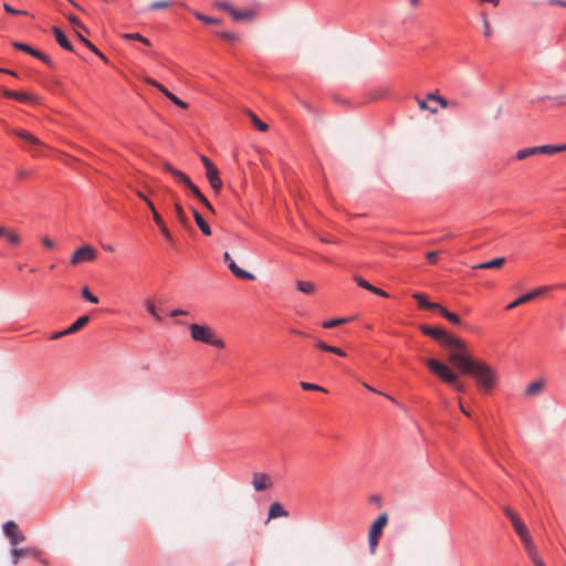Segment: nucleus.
Wrapping results in <instances>:
<instances>
[{
	"label": "nucleus",
	"mask_w": 566,
	"mask_h": 566,
	"mask_svg": "<svg viewBox=\"0 0 566 566\" xmlns=\"http://www.w3.org/2000/svg\"><path fill=\"white\" fill-rule=\"evenodd\" d=\"M448 385L451 386L457 392L462 394L465 391V386L459 380L458 375L455 376L454 382H449Z\"/></svg>",
	"instance_id": "nucleus-44"
},
{
	"label": "nucleus",
	"mask_w": 566,
	"mask_h": 566,
	"mask_svg": "<svg viewBox=\"0 0 566 566\" xmlns=\"http://www.w3.org/2000/svg\"><path fill=\"white\" fill-rule=\"evenodd\" d=\"M221 39L226 40V41H229V42H232V41H235L238 39V35L233 32H229V31H220L217 33Z\"/></svg>",
	"instance_id": "nucleus-45"
},
{
	"label": "nucleus",
	"mask_w": 566,
	"mask_h": 566,
	"mask_svg": "<svg viewBox=\"0 0 566 566\" xmlns=\"http://www.w3.org/2000/svg\"><path fill=\"white\" fill-rule=\"evenodd\" d=\"M3 237H6L8 242L12 245H18L21 242V237L17 232L8 229H6Z\"/></svg>",
	"instance_id": "nucleus-36"
},
{
	"label": "nucleus",
	"mask_w": 566,
	"mask_h": 566,
	"mask_svg": "<svg viewBox=\"0 0 566 566\" xmlns=\"http://www.w3.org/2000/svg\"><path fill=\"white\" fill-rule=\"evenodd\" d=\"M42 244L48 248V249H53L55 248V243L52 239H50L49 237H43L42 238Z\"/></svg>",
	"instance_id": "nucleus-52"
},
{
	"label": "nucleus",
	"mask_w": 566,
	"mask_h": 566,
	"mask_svg": "<svg viewBox=\"0 0 566 566\" xmlns=\"http://www.w3.org/2000/svg\"><path fill=\"white\" fill-rule=\"evenodd\" d=\"M428 102H429L428 99H419V101H418V105H419V107H420L421 109H428V111H430L431 113H437V108H434V107H429Z\"/></svg>",
	"instance_id": "nucleus-50"
},
{
	"label": "nucleus",
	"mask_w": 566,
	"mask_h": 566,
	"mask_svg": "<svg viewBox=\"0 0 566 566\" xmlns=\"http://www.w3.org/2000/svg\"><path fill=\"white\" fill-rule=\"evenodd\" d=\"M87 48H88L92 52H94L95 54H97L101 59H103L104 61H106L105 55H104L102 52H99V51L97 50V48H96L92 42H91V45H87Z\"/></svg>",
	"instance_id": "nucleus-58"
},
{
	"label": "nucleus",
	"mask_w": 566,
	"mask_h": 566,
	"mask_svg": "<svg viewBox=\"0 0 566 566\" xmlns=\"http://www.w3.org/2000/svg\"><path fill=\"white\" fill-rule=\"evenodd\" d=\"M426 259L428 262L430 263H434L438 259V252L436 251H430L426 254Z\"/></svg>",
	"instance_id": "nucleus-53"
},
{
	"label": "nucleus",
	"mask_w": 566,
	"mask_h": 566,
	"mask_svg": "<svg viewBox=\"0 0 566 566\" xmlns=\"http://www.w3.org/2000/svg\"><path fill=\"white\" fill-rule=\"evenodd\" d=\"M437 102H438V103L441 105V107H443V108H446V107H447V105H448L447 99H446L444 97H441V96L437 97Z\"/></svg>",
	"instance_id": "nucleus-64"
},
{
	"label": "nucleus",
	"mask_w": 566,
	"mask_h": 566,
	"mask_svg": "<svg viewBox=\"0 0 566 566\" xmlns=\"http://www.w3.org/2000/svg\"><path fill=\"white\" fill-rule=\"evenodd\" d=\"M202 163H203V165H205L206 171H207V170H209V168H213V167H216V166L212 164V161H211L209 158L205 157V156L202 157Z\"/></svg>",
	"instance_id": "nucleus-61"
},
{
	"label": "nucleus",
	"mask_w": 566,
	"mask_h": 566,
	"mask_svg": "<svg viewBox=\"0 0 566 566\" xmlns=\"http://www.w3.org/2000/svg\"><path fill=\"white\" fill-rule=\"evenodd\" d=\"M180 7L187 9L188 11H190L199 21L206 23V24H219L220 23V20L219 19H216V18H212V17H208L206 14H202L198 11H195V10H191L190 7L185 3V2H180L179 3Z\"/></svg>",
	"instance_id": "nucleus-20"
},
{
	"label": "nucleus",
	"mask_w": 566,
	"mask_h": 566,
	"mask_svg": "<svg viewBox=\"0 0 566 566\" xmlns=\"http://www.w3.org/2000/svg\"><path fill=\"white\" fill-rule=\"evenodd\" d=\"M316 347L324 350V352H328L329 353V349H331V346L332 345H328L326 343H324L323 340H316L315 343Z\"/></svg>",
	"instance_id": "nucleus-54"
},
{
	"label": "nucleus",
	"mask_w": 566,
	"mask_h": 566,
	"mask_svg": "<svg viewBox=\"0 0 566 566\" xmlns=\"http://www.w3.org/2000/svg\"><path fill=\"white\" fill-rule=\"evenodd\" d=\"M301 387L302 389L304 390H316V391H323V392H326V389L318 386V385H315V384H311V382H306V381H302L301 382Z\"/></svg>",
	"instance_id": "nucleus-43"
},
{
	"label": "nucleus",
	"mask_w": 566,
	"mask_h": 566,
	"mask_svg": "<svg viewBox=\"0 0 566 566\" xmlns=\"http://www.w3.org/2000/svg\"><path fill=\"white\" fill-rule=\"evenodd\" d=\"M145 306H146V310L147 312L157 321V322H161L163 321V316L158 313L157 311V307L156 305L149 301V300H146L145 301Z\"/></svg>",
	"instance_id": "nucleus-34"
},
{
	"label": "nucleus",
	"mask_w": 566,
	"mask_h": 566,
	"mask_svg": "<svg viewBox=\"0 0 566 566\" xmlns=\"http://www.w3.org/2000/svg\"><path fill=\"white\" fill-rule=\"evenodd\" d=\"M30 176V172L28 170H24V169H19L17 171V177L18 179L22 180V179H27L28 177Z\"/></svg>",
	"instance_id": "nucleus-57"
},
{
	"label": "nucleus",
	"mask_w": 566,
	"mask_h": 566,
	"mask_svg": "<svg viewBox=\"0 0 566 566\" xmlns=\"http://www.w3.org/2000/svg\"><path fill=\"white\" fill-rule=\"evenodd\" d=\"M3 96L7 98L15 99L23 103H35L38 102V96L32 93H24L11 90H4Z\"/></svg>",
	"instance_id": "nucleus-13"
},
{
	"label": "nucleus",
	"mask_w": 566,
	"mask_h": 566,
	"mask_svg": "<svg viewBox=\"0 0 566 566\" xmlns=\"http://www.w3.org/2000/svg\"><path fill=\"white\" fill-rule=\"evenodd\" d=\"M231 17L235 21H249L255 17V11L253 9L238 10L234 8Z\"/></svg>",
	"instance_id": "nucleus-21"
},
{
	"label": "nucleus",
	"mask_w": 566,
	"mask_h": 566,
	"mask_svg": "<svg viewBox=\"0 0 566 566\" xmlns=\"http://www.w3.org/2000/svg\"><path fill=\"white\" fill-rule=\"evenodd\" d=\"M388 517L386 514H381L377 517V520L373 523L369 534H368V543L370 553L374 554L376 552V547L378 545L379 538L382 535L384 528L387 525Z\"/></svg>",
	"instance_id": "nucleus-6"
},
{
	"label": "nucleus",
	"mask_w": 566,
	"mask_h": 566,
	"mask_svg": "<svg viewBox=\"0 0 566 566\" xmlns=\"http://www.w3.org/2000/svg\"><path fill=\"white\" fill-rule=\"evenodd\" d=\"M552 286H539L537 289H534L533 291H530L523 295H521L520 297H517L516 300H514L513 302H511L507 306H506V310H513L524 303H527V302H531L542 295H544L548 290H551Z\"/></svg>",
	"instance_id": "nucleus-9"
},
{
	"label": "nucleus",
	"mask_w": 566,
	"mask_h": 566,
	"mask_svg": "<svg viewBox=\"0 0 566 566\" xmlns=\"http://www.w3.org/2000/svg\"><path fill=\"white\" fill-rule=\"evenodd\" d=\"M90 321L87 315L80 316L71 326L66 328V333L74 334L83 328Z\"/></svg>",
	"instance_id": "nucleus-28"
},
{
	"label": "nucleus",
	"mask_w": 566,
	"mask_h": 566,
	"mask_svg": "<svg viewBox=\"0 0 566 566\" xmlns=\"http://www.w3.org/2000/svg\"><path fill=\"white\" fill-rule=\"evenodd\" d=\"M67 20L72 23V25L76 29V32L77 31H84V32H87V29L86 27L78 20L77 17L73 15V14H69L67 15Z\"/></svg>",
	"instance_id": "nucleus-37"
},
{
	"label": "nucleus",
	"mask_w": 566,
	"mask_h": 566,
	"mask_svg": "<svg viewBox=\"0 0 566 566\" xmlns=\"http://www.w3.org/2000/svg\"><path fill=\"white\" fill-rule=\"evenodd\" d=\"M175 214L179 222L186 224L187 223V216L182 209V207L179 203L175 205Z\"/></svg>",
	"instance_id": "nucleus-39"
},
{
	"label": "nucleus",
	"mask_w": 566,
	"mask_h": 566,
	"mask_svg": "<svg viewBox=\"0 0 566 566\" xmlns=\"http://www.w3.org/2000/svg\"><path fill=\"white\" fill-rule=\"evenodd\" d=\"M413 298L417 300L418 305L421 308H424V310H438L440 307V304L428 301V298L423 294L416 293V294H413Z\"/></svg>",
	"instance_id": "nucleus-25"
},
{
	"label": "nucleus",
	"mask_w": 566,
	"mask_h": 566,
	"mask_svg": "<svg viewBox=\"0 0 566 566\" xmlns=\"http://www.w3.org/2000/svg\"><path fill=\"white\" fill-rule=\"evenodd\" d=\"M224 262L228 264L230 271L239 279L244 280H253L254 275L237 265V263L232 260L229 252H224L223 254Z\"/></svg>",
	"instance_id": "nucleus-12"
},
{
	"label": "nucleus",
	"mask_w": 566,
	"mask_h": 566,
	"mask_svg": "<svg viewBox=\"0 0 566 566\" xmlns=\"http://www.w3.org/2000/svg\"><path fill=\"white\" fill-rule=\"evenodd\" d=\"M566 150V144L536 146L537 155H554Z\"/></svg>",
	"instance_id": "nucleus-19"
},
{
	"label": "nucleus",
	"mask_w": 566,
	"mask_h": 566,
	"mask_svg": "<svg viewBox=\"0 0 566 566\" xmlns=\"http://www.w3.org/2000/svg\"><path fill=\"white\" fill-rule=\"evenodd\" d=\"M3 9H4L6 12H8L10 14H28L27 11H24V10H17V9L12 8L8 3H3Z\"/></svg>",
	"instance_id": "nucleus-49"
},
{
	"label": "nucleus",
	"mask_w": 566,
	"mask_h": 566,
	"mask_svg": "<svg viewBox=\"0 0 566 566\" xmlns=\"http://www.w3.org/2000/svg\"><path fill=\"white\" fill-rule=\"evenodd\" d=\"M192 212H193L195 221H196L197 226L199 227V229L201 230V232L205 235H210L211 229H210V226L208 224V222L203 219V217L196 209H192Z\"/></svg>",
	"instance_id": "nucleus-26"
},
{
	"label": "nucleus",
	"mask_w": 566,
	"mask_h": 566,
	"mask_svg": "<svg viewBox=\"0 0 566 566\" xmlns=\"http://www.w3.org/2000/svg\"><path fill=\"white\" fill-rule=\"evenodd\" d=\"M172 4H174V1H171V0L154 1L148 6L147 11H156V10L167 9V8L171 7Z\"/></svg>",
	"instance_id": "nucleus-31"
},
{
	"label": "nucleus",
	"mask_w": 566,
	"mask_h": 566,
	"mask_svg": "<svg viewBox=\"0 0 566 566\" xmlns=\"http://www.w3.org/2000/svg\"><path fill=\"white\" fill-rule=\"evenodd\" d=\"M174 177L177 181L184 184L186 187L188 185H191V180L189 179V177L180 170H176Z\"/></svg>",
	"instance_id": "nucleus-40"
},
{
	"label": "nucleus",
	"mask_w": 566,
	"mask_h": 566,
	"mask_svg": "<svg viewBox=\"0 0 566 566\" xmlns=\"http://www.w3.org/2000/svg\"><path fill=\"white\" fill-rule=\"evenodd\" d=\"M329 353L336 354L338 356H345L346 355L345 352L342 348L336 347V346H331Z\"/></svg>",
	"instance_id": "nucleus-60"
},
{
	"label": "nucleus",
	"mask_w": 566,
	"mask_h": 566,
	"mask_svg": "<svg viewBox=\"0 0 566 566\" xmlns=\"http://www.w3.org/2000/svg\"><path fill=\"white\" fill-rule=\"evenodd\" d=\"M67 335H70V334L66 333V329H63V331L55 332V333L51 334L49 338L51 340H55V339H59V338L67 336Z\"/></svg>",
	"instance_id": "nucleus-51"
},
{
	"label": "nucleus",
	"mask_w": 566,
	"mask_h": 566,
	"mask_svg": "<svg viewBox=\"0 0 566 566\" xmlns=\"http://www.w3.org/2000/svg\"><path fill=\"white\" fill-rule=\"evenodd\" d=\"M159 228H160V230H161V233H163L167 239H171L170 232H169V230L167 229V227H166L165 224L160 226Z\"/></svg>",
	"instance_id": "nucleus-62"
},
{
	"label": "nucleus",
	"mask_w": 566,
	"mask_h": 566,
	"mask_svg": "<svg viewBox=\"0 0 566 566\" xmlns=\"http://www.w3.org/2000/svg\"><path fill=\"white\" fill-rule=\"evenodd\" d=\"M214 7H217L218 9H221V10H224L227 12H229L230 14L232 13L234 7H232L229 2L227 1H217L214 3Z\"/></svg>",
	"instance_id": "nucleus-47"
},
{
	"label": "nucleus",
	"mask_w": 566,
	"mask_h": 566,
	"mask_svg": "<svg viewBox=\"0 0 566 566\" xmlns=\"http://www.w3.org/2000/svg\"><path fill=\"white\" fill-rule=\"evenodd\" d=\"M542 387L543 384L541 381H534L530 384L528 387L526 388V394L533 396L537 394L542 389Z\"/></svg>",
	"instance_id": "nucleus-41"
},
{
	"label": "nucleus",
	"mask_w": 566,
	"mask_h": 566,
	"mask_svg": "<svg viewBox=\"0 0 566 566\" xmlns=\"http://www.w3.org/2000/svg\"><path fill=\"white\" fill-rule=\"evenodd\" d=\"M164 169L167 171V172H170L172 176L176 172L177 169H175L170 164H165L164 165Z\"/></svg>",
	"instance_id": "nucleus-63"
},
{
	"label": "nucleus",
	"mask_w": 566,
	"mask_h": 566,
	"mask_svg": "<svg viewBox=\"0 0 566 566\" xmlns=\"http://www.w3.org/2000/svg\"><path fill=\"white\" fill-rule=\"evenodd\" d=\"M8 132L22 140L20 147L28 151L32 157H39L44 154L46 145L35 135L22 128H9Z\"/></svg>",
	"instance_id": "nucleus-3"
},
{
	"label": "nucleus",
	"mask_w": 566,
	"mask_h": 566,
	"mask_svg": "<svg viewBox=\"0 0 566 566\" xmlns=\"http://www.w3.org/2000/svg\"><path fill=\"white\" fill-rule=\"evenodd\" d=\"M522 543L524 544V548L526 551L527 556L531 558L533 563L536 560L542 559L538 554V549L535 546V544L532 541L531 535L522 539Z\"/></svg>",
	"instance_id": "nucleus-18"
},
{
	"label": "nucleus",
	"mask_w": 566,
	"mask_h": 566,
	"mask_svg": "<svg viewBox=\"0 0 566 566\" xmlns=\"http://www.w3.org/2000/svg\"><path fill=\"white\" fill-rule=\"evenodd\" d=\"M289 516V512L280 504L279 502H274L271 504L269 509V518H277V517H286Z\"/></svg>",
	"instance_id": "nucleus-22"
},
{
	"label": "nucleus",
	"mask_w": 566,
	"mask_h": 566,
	"mask_svg": "<svg viewBox=\"0 0 566 566\" xmlns=\"http://www.w3.org/2000/svg\"><path fill=\"white\" fill-rule=\"evenodd\" d=\"M535 155H537L536 146L520 149V150L516 153L515 157H516V159H518V160H524V159H526V158H528V157H531V156H535Z\"/></svg>",
	"instance_id": "nucleus-32"
},
{
	"label": "nucleus",
	"mask_w": 566,
	"mask_h": 566,
	"mask_svg": "<svg viewBox=\"0 0 566 566\" xmlns=\"http://www.w3.org/2000/svg\"><path fill=\"white\" fill-rule=\"evenodd\" d=\"M346 322V319L344 318H333V319H328V321H325L323 322V327L324 328H333L342 323Z\"/></svg>",
	"instance_id": "nucleus-46"
},
{
	"label": "nucleus",
	"mask_w": 566,
	"mask_h": 566,
	"mask_svg": "<svg viewBox=\"0 0 566 566\" xmlns=\"http://www.w3.org/2000/svg\"><path fill=\"white\" fill-rule=\"evenodd\" d=\"M191 338L196 342L223 348L224 342L219 338L216 332L208 325L191 324L189 326Z\"/></svg>",
	"instance_id": "nucleus-4"
},
{
	"label": "nucleus",
	"mask_w": 566,
	"mask_h": 566,
	"mask_svg": "<svg viewBox=\"0 0 566 566\" xmlns=\"http://www.w3.org/2000/svg\"><path fill=\"white\" fill-rule=\"evenodd\" d=\"M252 485L258 492L264 491L271 486V479L265 473L256 472L252 476Z\"/></svg>",
	"instance_id": "nucleus-15"
},
{
	"label": "nucleus",
	"mask_w": 566,
	"mask_h": 566,
	"mask_svg": "<svg viewBox=\"0 0 566 566\" xmlns=\"http://www.w3.org/2000/svg\"><path fill=\"white\" fill-rule=\"evenodd\" d=\"M504 513L509 517V520L512 522V525H513L515 532L517 533V535L520 536L521 541L524 539L525 537L530 536V532H528L527 527L520 520V517L517 516L516 513H514L509 507L504 509Z\"/></svg>",
	"instance_id": "nucleus-11"
},
{
	"label": "nucleus",
	"mask_w": 566,
	"mask_h": 566,
	"mask_svg": "<svg viewBox=\"0 0 566 566\" xmlns=\"http://www.w3.org/2000/svg\"><path fill=\"white\" fill-rule=\"evenodd\" d=\"M428 368L446 384L454 382L457 374L444 363L429 358L427 360Z\"/></svg>",
	"instance_id": "nucleus-5"
},
{
	"label": "nucleus",
	"mask_w": 566,
	"mask_h": 566,
	"mask_svg": "<svg viewBox=\"0 0 566 566\" xmlns=\"http://www.w3.org/2000/svg\"><path fill=\"white\" fill-rule=\"evenodd\" d=\"M504 263H505V258H495V259H493L491 261L473 265L472 269L473 270H479V269H497V268H501Z\"/></svg>",
	"instance_id": "nucleus-27"
},
{
	"label": "nucleus",
	"mask_w": 566,
	"mask_h": 566,
	"mask_svg": "<svg viewBox=\"0 0 566 566\" xmlns=\"http://www.w3.org/2000/svg\"><path fill=\"white\" fill-rule=\"evenodd\" d=\"M97 258V251L92 245H83L75 250L71 255L70 263L72 265H78L86 262H93Z\"/></svg>",
	"instance_id": "nucleus-8"
},
{
	"label": "nucleus",
	"mask_w": 566,
	"mask_h": 566,
	"mask_svg": "<svg viewBox=\"0 0 566 566\" xmlns=\"http://www.w3.org/2000/svg\"><path fill=\"white\" fill-rule=\"evenodd\" d=\"M153 218H154V221L156 222V224H157L158 227H160V226L165 224V222H164V220H163L161 216H160L156 210H154V212H153Z\"/></svg>",
	"instance_id": "nucleus-55"
},
{
	"label": "nucleus",
	"mask_w": 566,
	"mask_h": 566,
	"mask_svg": "<svg viewBox=\"0 0 566 566\" xmlns=\"http://www.w3.org/2000/svg\"><path fill=\"white\" fill-rule=\"evenodd\" d=\"M2 528L11 545L15 546L25 541V536L18 530V525L13 521L4 523Z\"/></svg>",
	"instance_id": "nucleus-10"
},
{
	"label": "nucleus",
	"mask_w": 566,
	"mask_h": 566,
	"mask_svg": "<svg viewBox=\"0 0 566 566\" xmlns=\"http://www.w3.org/2000/svg\"><path fill=\"white\" fill-rule=\"evenodd\" d=\"M355 281H356V283H357L360 287H363V289H365V290H368V291H370V292H373V293H375V294H377V295H380V296H385V297L387 296V293H386L385 291H382V290H381V289H379V287H376V286L371 285L369 282H367L366 280H364L361 276H356V277H355Z\"/></svg>",
	"instance_id": "nucleus-24"
},
{
	"label": "nucleus",
	"mask_w": 566,
	"mask_h": 566,
	"mask_svg": "<svg viewBox=\"0 0 566 566\" xmlns=\"http://www.w3.org/2000/svg\"><path fill=\"white\" fill-rule=\"evenodd\" d=\"M82 296H83L86 301H88V302H91V303H94V304H97V303H98V297H97V296H95V295H93V294L91 293V291L88 290V287H86V286L82 290Z\"/></svg>",
	"instance_id": "nucleus-42"
},
{
	"label": "nucleus",
	"mask_w": 566,
	"mask_h": 566,
	"mask_svg": "<svg viewBox=\"0 0 566 566\" xmlns=\"http://www.w3.org/2000/svg\"><path fill=\"white\" fill-rule=\"evenodd\" d=\"M22 557H32L39 560L42 564H46L48 560L43 556V553L41 549L36 547H21V548H13L11 551V559L12 564L17 565Z\"/></svg>",
	"instance_id": "nucleus-7"
},
{
	"label": "nucleus",
	"mask_w": 566,
	"mask_h": 566,
	"mask_svg": "<svg viewBox=\"0 0 566 566\" xmlns=\"http://www.w3.org/2000/svg\"><path fill=\"white\" fill-rule=\"evenodd\" d=\"M187 188L189 191L210 211H213L211 203L208 199L202 195L200 189L191 181V185H188Z\"/></svg>",
	"instance_id": "nucleus-23"
},
{
	"label": "nucleus",
	"mask_w": 566,
	"mask_h": 566,
	"mask_svg": "<svg viewBox=\"0 0 566 566\" xmlns=\"http://www.w3.org/2000/svg\"><path fill=\"white\" fill-rule=\"evenodd\" d=\"M481 18H482V22H483V35L485 38H490L492 35V29H491L490 22L488 20L486 13L481 12Z\"/></svg>",
	"instance_id": "nucleus-38"
},
{
	"label": "nucleus",
	"mask_w": 566,
	"mask_h": 566,
	"mask_svg": "<svg viewBox=\"0 0 566 566\" xmlns=\"http://www.w3.org/2000/svg\"><path fill=\"white\" fill-rule=\"evenodd\" d=\"M147 82L158 88L165 96H167L175 105L186 109L188 108V104L184 101H181L179 97H177L175 94L169 92L163 84L155 80H147Z\"/></svg>",
	"instance_id": "nucleus-14"
},
{
	"label": "nucleus",
	"mask_w": 566,
	"mask_h": 566,
	"mask_svg": "<svg viewBox=\"0 0 566 566\" xmlns=\"http://www.w3.org/2000/svg\"><path fill=\"white\" fill-rule=\"evenodd\" d=\"M252 122L256 129L260 132H265L268 129V125L260 120L255 115L252 114Z\"/></svg>",
	"instance_id": "nucleus-48"
},
{
	"label": "nucleus",
	"mask_w": 566,
	"mask_h": 566,
	"mask_svg": "<svg viewBox=\"0 0 566 566\" xmlns=\"http://www.w3.org/2000/svg\"><path fill=\"white\" fill-rule=\"evenodd\" d=\"M449 361L463 374L470 375L483 392L489 394L496 387L499 381L496 370L486 361L467 355L465 349L450 353Z\"/></svg>",
	"instance_id": "nucleus-1"
},
{
	"label": "nucleus",
	"mask_w": 566,
	"mask_h": 566,
	"mask_svg": "<svg viewBox=\"0 0 566 566\" xmlns=\"http://www.w3.org/2000/svg\"><path fill=\"white\" fill-rule=\"evenodd\" d=\"M13 48L20 51H23L34 57L40 56V51L33 49L29 44L22 43V42H13Z\"/></svg>",
	"instance_id": "nucleus-30"
},
{
	"label": "nucleus",
	"mask_w": 566,
	"mask_h": 566,
	"mask_svg": "<svg viewBox=\"0 0 566 566\" xmlns=\"http://www.w3.org/2000/svg\"><path fill=\"white\" fill-rule=\"evenodd\" d=\"M188 314H189V312L185 311V310H172L169 312L170 317H177L179 315H188Z\"/></svg>",
	"instance_id": "nucleus-56"
},
{
	"label": "nucleus",
	"mask_w": 566,
	"mask_h": 566,
	"mask_svg": "<svg viewBox=\"0 0 566 566\" xmlns=\"http://www.w3.org/2000/svg\"><path fill=\"white\" fill-rule=\"evenodd\" d=\"M296 287L300 292L304 294H313L316 291V286L313 282L307 281H297Z\"/></svg>",
	"instance_id": "nucleus-29"
},
{
	"label": "nucleus",
	"mask_w": 566,
	"mask_h": 566,
	"mask_svg": "<svg viewBox=\"0 0 566 566\" xmlns=\"http://www.w3.org/2000/svg\"><path fill=\"white\" fill-rule=\"evenodd\" d=\"M123 38L126 40L139 41L145 45H150V41L140 33H125L123 34Z\"/></svg>",
	"instance_id": "nucleus-35"
},
{
	"label": "nucleus",
	"mask_w": 566,
	"mask_h": 566,
	"mask_svg": "<svg viewBox=\"0 0 566 566\" xmlns=\"http://www.w3.org/2000/svg\"><path fill=\"white\" fill-rule=\"evenodd\" d=\"M438 310L440 311L441 315L449 322H451L453 324H458V325L461 324V319L457 314L451 313L450 311H448L447 308H444L441 305Z\"/></svg>",
	"instance_id": "nucleus-33"
},
{
	"label": "nucleus",
	"mask_w": 566,
	"mask_h": 566,
	"mask_svg": "<svg viewBox=\"0 0 566 566\" xmlns=\"http://www.w3.org/2000/svg\"><path fill=\"white\" fill-rule=\"evenodd\" d=\"M36 59L43 61L45 64H48L50 66L52 65L51 59L46 54L42 53L41 51H40V56H36Z\"/></svg>",
	"instance_id": "nucleus-59"
},
{
	"label": "nucleus",
	"mask_w": 566,
	"mask_h": 566,
	"mask_svg": "<svg viewBox=\"0 0 566 566\" xmlns=\"http://www.w3.org/2000/svg\"><path fill=\"white\" fill-rule=\"evenodd\" d=\"M52 32L54 34L55 41L61 48L70 52L74 51L72 43L60 28L53 27Z\"/></svg>",
	"instance_id": "nucleus-16"
},
{
	"label": "nucleus",
	"mask_w": 566,
	"mask_h": 566,
	"mask_svg": "<svg viewBox=\"0 0 566 566\" xmlns=\"http://www.w3.org/2000/svg\"><path fill=\"white\" fill-rule=\"evenodd\" d=\"M206 176L211 188L217 192L220 191V189L222 188V181L219 177V171L217 167L209 168V170L206 171Z\"/></svg>",
	"instance_id": "nucleus-17"
},
{
	"label": "nucleus",
	"mask_w": 566,
	"mask_h": 566,
	"mask_svg": "<svg viewBox=\"0 0 566 566\" xmlns=\"http://www.w3.org/2000/svg\"><path fill=\"white\" fill-rule=\"evenodd\" d=\"M420 331L436 339L443 348L452 352H461L465 349V344L462 339L453 336L440 327H432L429 325H421Z\"/></svg>",
	"instance_id": "nucleus-2"
}]
</instances>
